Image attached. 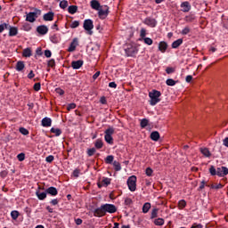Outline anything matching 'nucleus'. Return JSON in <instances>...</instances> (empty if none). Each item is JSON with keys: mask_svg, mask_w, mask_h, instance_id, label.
I'll use <instances>...</instances> for the list:
<instances>
[{"mask_svg": "<svg viewBox=\"0 0 228 228\" xmlns=\"http://www.w3.org/2000/svg\"><path fill=\"white\" fill-rule=\"evenodd\" d=\"M94 216L101 218L102 216H104L106 213H117V207L113 204H104L94 209Z\"/></svg>", "mask_w": 228, "mask_h": 228, "instance_id": "obj_1", "label": "nucleus"}, {"mask_svg": "<svg viewBox=\"0 0 228 228\" xmlns=\"http://www.w3.org/2000/svg\"><path fill=\"white\" fill-rule=\"evenodd\" d=\"M149 97H150V104L151 106H156V104H158V102H161V99H159V97H161V92L153 89L149 93Z\"/></svg>", "mask_w": 228, "mask_h": 228, "instance_id": "obj_2", "label": "nucleus"}, {"mask_svg": "<svg viewBox=\"0 0 228 228\" xmlns=\"http://www.w3.org/2000/svg\"><path fill=\"white\" fill-rule=\"evenodd\" d=\"M125 53L126 56L134 57L136 54H138V47L134 45H126L125 47Z\"/></svg>", "mask_w": 228, "mask_h": 228, "instance_id": "obj_3", "label": "nucleus"}, {"mask_svg": "<svg viewBox=\"0 0 228 228\" xmlns=\"http://www.w3.org/2000/svg\"><path fill=\"white\" fill-rule=\"evenodd\" d=\"M38 15H42V11L39 9H35L34 12H28L26 17L27 22H35L38 19Z\"/></svg>", "mask_w": 228, "mask_h": 228, "instance_id": "obj_4", "label": "nucleus"}, {"mask_svg": "<svg viewBox=\"0 0 228 228\" xmlns=\"http://www.w3.org/2000/svg\"><path fill=\"white\" fill-rule=\"evenodd\" d=\"M110 15V7L108 5L102 6V8H99L98 10V17L99 19H102V20H104L106 17Z\"/></svg>", "mask_w": 228, "mask_h": 228, "instance_id": "obj_5", "label": "nucleus"}, {"mask_svg": "<svg viewBox=\"0 0 228 228\" xmlns=\"http://www.w3.org/2000/svg\"><path fill=\"white\" fill-rule=\"evenodd\" d=\"M127 186L130 191H136V176L132 175L127 179Z\"/></svg>", "mask_w": 228, "mask_h": 228, "instance_id": "obj_6", "label": "nucleus"}, {"mask_svg": "<svg viewBox=\"0 0 228 228\" xmlns=\"http://www.w3.org/2000/svg\"><path fill=\"white\" fill-rule=\"evenodd\" d=\"M83 28L86 31L89 32V35H93L92 29H94V20L87 19L84 20Z\"/></svg>", "mask_w": 228, "mask_h": 228, "instance_id": "obj_7", "label": "nucleus"}, {"mask_svg": "<svg viewBox=\"0 0 228 228\" xmlns=\"http://www.w3.org/2000/svg\"><path fill=\"white\" fill-rule=\"evenodd\" d=\"M143 24L149 26L150 28H156L158 26V20L154 18L147 17L144 19Z\"/></svg>", "mask_w": 228, "mask_h": 228, "instance_id": "obj_8", "label": "nucleus"}, {"mask_svg": "<svg viewBox=\"0 0 228 228\" xmlns=\"http://www.w3.org/2000/svg\"><path fill=\"white\" fill-rule=\"evenodd\" d=\"M180 8H182L181 12H183V13H188V12L191 10V4H190V2L185 1L180 4Z\"/></svg>", "mask_w": 228, "mask_h": 228, "instance_id": "obj_9", "label": "nucleus"}, {"mask_svg": "<svg viewBox=\"0 0 228 228\" xmlns=\"http://www.w3.org/2000/svg\"><path fill=\"white\" fill-rule=\"evenodd\" d=\"M217 175L218 177H225V175H228V168L227 167H217Z\"/></svg>", "mask_w": 228, "mask_h": 228, "instance_id": "obj_10", "label": "nucleus"}, {"mask_svg": "<svg viewBox=\"0 0 228 228\" xmlns=\"http://www.w3.org/2000/svg\"><path fill=\"white\" fill-rule=\"evenodd\" d=\"M84 63H85V61H83V60L73 61H71V67L74 70H77L83 67Z\"/></svg>", "mask_w": 228, "mask_h": 228, "instance_id": "obj_11", "label": "nucleus"}, {"mask_svg": "<svg viewBox=\"0 0 228 228\" xmlns=\"http://www.w3.org/2000/svg\"><path fill=\"white\" fill-rule=\"evenodd\" d=\"M41 126L43 127H51V126H53V119H51V118H44L42 120H41Z\"/></svg>", "mask_w": 228, "mask_h": 228, "instance_id": "obj_12", "label": "nucleus"}, {"mask_svg": "<svg viewBox=\"0 0 228 228\" xmlns=\"http://www.w3.org/2000/svg\"><path fill=\"white\" fill-rule=\"evenodd\" d=\"M37 31L39 35H47L49 33V28L45 25H41L37 28Z\"/></svg>", "mask_w": 228, "mask_h": 228, "instance_id": "obj_13", "label": "nucleus"}, {"mask_svg": "<svg viewBox=\"0 0 228 228\" xmlns=\"http://www.w3.org/2000/svg\"><path fill=\"white\" fill-rule=\"evenodd\" d=\"M77 45H78V41H77V38L75 37L69 45V47L68 49L69 53H74Z\"/></svg>", "mask_w": 228, "mask_h": 228, "instance_id": "obj_14", "label": "nucleus"}, {"mask_svg": "<svg viewBox=\"0 0 228 228\" xmlns=\"http://www.w3.org/2000/svg\"><path fill=\"white\" fill-rule=\"evenodd\" d=\"M7 29H9V37H17V35H19V28H17V27L9 25Z\"/></svg>", "mask_w": 228, "mask_h": 228, "instance_id": "obj_15", "label": "nucleus"}, {"mask_svg": "<svg viewBox=\"0 0 228 228\" xmlns=\"http://www.w3.org/2000/svg\"><path fill=\"white\" fill-rule=\"evenodd\" d=\"M168 49V44L165 41H161L159 43V51L160 53H167V50Z\"/></svg>", "mask_w": 228, "mask_h": 228, "instance_id": "obj_16", "label": "nucleus"}, {"mask_svg": "<svg viewBox=\"0 0 228 228\" xmlns=\"http://www.w3.org/2000/svg\"><path fill=\"white\" fill-rule=\"evenodd\" d=\"M46 193L52 197H56L58 195V189L56 187H49L46 189Z\"/></svg>", "mask_w": 228, "mask_h": 228, "instance_id": "obj_17", "label": "nucleus"}, {"mask_svg": "<svg viewBox=\"0 0 228 228\" xmlns=\"http://www.w3.org/2000/svg\"><path fill=\"white\" fill-rule=\"evenodd\" d=\"M43 19L45 21L54 20V12H48L47 13L44 14Z\"/></svg>", "mask_w": 228, "mask_h": 228, "instance_id": "obj_18", "label": "nucleus"}, {"mask_svg": "<svg viewBox=\"0 0 228 228\" xmlns=\"http://www.w3.org/2000/svg\"><path fill=\"white\" fill-rule=\"evenodd\" d=\"M36 195L39 200H45V199H47V191H45V192H40V191H37Z\"/></svg>", "mask_w": 228, "mask_h": 228, "instance_id": "obj_19", "label": "nucleus"}, {"mask_svg": "<svg viewBox=\"0 0 228 228\" xmlns=\"http://www.w3.org/2000/svg\"><path fill=\"white\" fill-rule=\"evenodd\" d=\"M25 67H26V64H24V61H17V63H16L15 69H16L18 72H22V70H24Z\"/></svg>", "mask_w": 228, "mask_h": 228, "instance_id": "obj_20", "label": "nucleus"}, {"mask_svg": "<svg viewBox=\"0 0 228 228\" xmlns=\"http://www.w3.org/2000/svg\"><path fill=\"white\" fill-rule=\"evenodd\" d=\"M150 138L153 142H158L159 140V138H160L159 132H158V131L151 132V134L150 135Z\"/></svg>", "mask_w": 228, "mask_h": 228, "instance_id": "obj_21", "label": "nucleus"}, {"mask_svg": "<svg viewBox=\"0 0 228 228\" xmlns=\"http://www.w3.org/2000/svg\"><path fill=\"white\" fill-rule=\"evenodd\" d=\"M183 45V38H179L174 41L171 45L172 49H177L179 46Z\"/></svg>", "mask_w": 228, "mask_h": 228, "instance_id": "obj_22", "label": "nucleus"}, {"mask_svg": "<svg viewBox=\"0 0 228 228\" xmlns=\"http://www.w3.org/2000/svg\"><path fill=\"white\" fill-rule=\"evenodd\" d=\"M91 8H93V10H96L98 12V10L101 8V3H99V1H97V0H92L91 1Z\"/></svg>", "mask_w": 228, "mask_h": 228, "instance_id": "obj_23", "label": "nucleus"}, {"mask_svg": "<svg viewBox=\"0 0 228 228\" xmlns=\"http://www.w3.org/2000/svg\"><path fill=\"white\" fill-rule=\"evenodd\" d=\"M196 19H197V17L195 16V14L191 13V14L185 16L184 20H185V22H193Z\"/></svg>", "mask_w": 228, "mask_h": 228, "instance_id": "obj_24", "label": "nucleus"}, {"mask_svg": "<svg viewBox=\"0 0 228 228\" xmlns=\"http://www.w3.org/2000/svg\"><path fill=\"white\" fill-rule=\"evenodd\" d=\"M104 146V142H102V139H97L94 142V147L95 149H102V147Z\"/></svg>", "mask_w": 228, "mask_h": 228, "instance_id": "obj_25", "label": "nucleus"}, {"mask_svg": "<svg viewBox=\"0 0 228 228\" xmlns=\"http://www.w3.org/2000/svg\"><path fill=\"white\" fill-rule=\"evenodd\" d=\"M200 152L206 158H210L211 157V152L209 151V150L208 148H201Z\"/></svg>", "mask_w": 228, "mask_h": 228, "instance_id": "obj_26", "label": "nucleus"}, {"mask_svg": "<svg viewBox=\"0 0 228 228\" xmlns=\"http://www.w3.org/2000/svg\"><path fill=\"white\" fill-rule=\"evenodd\" d=\"M68 12L71 15H74V13H76L77 12V5H70V6H69Z\"/></svg>", "mask_w": 228, "mask_h": 228, "instance_id": "obj_27", "label": "nucleus"}, {"mask_svg": "<svg viewBox=\"0 0 228 228\" xmlns=\"http://www.w3.org/2000/svg\"><path fill=\"white\" fill-rule=\"evenodd\" d=\"M114 170L116 172H120L122 170V167L120 166V162L115 160L113 162Z\"/></svg>", "mask_w": 228, "mask_h": 228, "instance_id": "obj_28", "label": "nucleus"}, {"mask_svg": "<svg viewBox=\"0 0 228 228\" xmlns=\"http://www.w3.org/2000/svg\"><path fill=\"white\" fill-rule=\"evenodd\" d=\"M31 54V48H26L23 50L22 56H24V58H30Z\"/></svg>", "mask_w": 228, "mask_h": 228, "instance_id": "obj_29", "label": "nucleus"}, {"mask_svg": "<svg viewBox=\"0 0 228 228\" xmlns=\"http://www.w3.org/2000/svg\"><path fill=\"white\" fill-rule=\"evenodd\" d=\"M208 171L210 175H217L218 174V168H216L215 166H210Z\"/></svg>", "mask_w": 228, "mask_h": 228, "instance_id": "obj_30", "label": "nucleus"}, {"mask_svg": "<svg viewBox=\"0 0 228 228\" xmlns=\"http://www.w3.org/2000/svg\"><path fill=\"white\" fill-rule=\"evenodd\" d=\"M50 132L53 133V134H55V136H60L61 134V133H62L61 129L54 128V127H52Z\"/></svg>", "mask_w": 228, "mask_h": 228, "instance_id": "obj_31", "label": "nucleus"}, {"mask_svg": "<svg viewBox=\"0 0 228 228\" xmlns=\"http://www.w3.org/2000/svg\"><path fill=\"white\" fill-rule=\"evenodd\" d=\"M151 209V203L146 202L142 206V213L146 214L149 213V210Z\"/></svg>", "mask_w": 228, "mask_h": 228, "instance_id": "obj_32", "label": "nucleus"}, {"mask_svg": "<svg viewBox=\"0 0 228 228\" xmlns=\"http://www.w3.org/2000/svg\"><path fill=\"white\" fill-rule=\"evenodd\" d=\"M154 224L159 226L165 225V219L159 217L154 220Z\"/></svg>", "mask_w": 228, "mask_h": 228, "instance_id": "obj_33", "label": "nucleus"}, {"mask_svg": "<svg viewBox=\"0 0 228 228\" xmlns=\"http://www.w3.org/2000/svg\"><path fill=\"white\" fill-rule=\"evenodd\" d=\"M19 216H20V213H19V211L12 210L11 212V217L12 218V220H17V218H19Z\"/></svg>", "mask_w": 228, "mask_h": 228, "instance_id": "obj_34", "label": "nucleus"}, {"mask_svg": "<svg viewBox=\"0 0 228 228\" xmlns=\"http://www.w3.org/2000/svg\"><path fill=\"white\" fill-rule=\"evenodd\" d=\"M159 211V208H155L151 210V220L154 219V218H158V212Z\"/></svg>", "mask_w": 228, "mask_h": 228, "instance_id": "obj_35", "label": "nucleus"}, {"mask_svg": "<svg viewBox=\"0 0 228 228\" xmlns=\"http://www.w3.org/2000/svg\"><path fill=\"white\" fill-rule=\"evenodd\" d=\"M102 184H103V186H110V184H111V178L103 177Z\"/></svg>", "mask_w": 228, "mask_h": 228, "instance_id": "obj_36", "label": "nucleus"}, {"mask_svg": "<svg viewBox=\"0 0 228 228\" xmlns=\"http://www.w3.org/2000/svg\"><path fill=\"white\" fill-rule=\"evenodd\" d=\"M104 140L107 143H109L110 145H113V136L111 135H104Z\"/></svg>", "mask_w": 228, "mask_h": 228, "instance_id": "obj_37", "label": "nucleus"}, {"mask_svg": "<svg viewBox=\"0 0 228 228\" xmlns=\"http://www.w3.org/2000/svg\"><path fill=\"white\" fill-rule=\"evenodd\" d=\"M140 126H141L142 129H145V127H147V126H149V119H147V118L142 119Z\"/></svg>", "mask_w": 228, "mask_h": 228, "instance_id": "obj_38", "label": "nucleus"}, {"mask_svg": "<svg viewBox=\"0 0 228 228\" xmlns=\"http://www.w3.org/2000/svg\"><path fill=\"white\" fill-rule=\"evenodd\" d=\"M166 85H167V86H175V85H177V81L172 79V78H168L166 81Z\"/></svg>", "mask_w": 228, "mask_h": 228, "instance_id": "obj_39", "label": "nucleus"}, {"mask_svg": "<svg viewBox=\"0 0 228 228\" xmlns=\"http://www.w3.org/2000/svg\"><path fill=\"white\" fill-rule=\"evenodd\" d=\"M50 40L53 44H59L60 43V37H58V35H53L50 37Z\"/></svg>", "mask_w": 228, "mask_h": 228, "instance_id": "obj_40", "label": "nucleus"}, {"mask_svg": "<svg viewBox=\"0 0 228 228\" xmlns=\"http://www.w3.org/2000/svg\"><path fill=\"white\" fill-rule=\"evenodd\" d=\"M113 159H115V157H113V155H109L105 159V163L107 165H111V163H113Z\"/></svg>", "mask_w": 228, "mask_h": 228, "instance_id": "obj_41", "label": "nucleus"}, {"mask_svg": "<svg viewBox=\"0 0 228 228\" xmlns=\"http://www.w3.org/2000/svg\"><path fill=\"white\" fill-rule=\"evenodd\" d=\"M19 132L24 136H28V134H29V130L25 127H20Z\"/></svg>", "mask_w": 228, "mask_h": 228, "instance_id": "obj_42", "label": "nucleus"}, {"mask_svg": "<svg viewBox=\"0 0 228 228\" xmlns=\"http://www.w3.org/2000/svg\"><path fill=\"white\" fill-rule=\"evenodd\" d=\"M179 209H184L186 208V200H181L178 201Z\"/></svg>", "mask_w": 228, "mask_h": 228, "instance_id": "obj_43", "label": "nucleus"}, {"mask_svg": "<svg viewBox=\"0 0 228 228\" xmlns=\"http://www.w3.org/2000/svg\"><path fill=\"white\" fill-rule=\"evenodd\" d=\"M115 134V128H113V127H109L105 130L106 135L112 136V134Z\"/></svg>", "mask_w": 228, "mask_h": 228, "instance_id": "obj_44", "label": "nucleus"}, {"mask_svg": "<svg viewBox=\"0 0 228 228\" xmlns=\"http://www.w3.org/2000/svg\"><path fill=\"white\" fill-rule=\"evenodd\" d=\"M67 6H69V2L67 0H62L60 2V8H61L62 10H65Z\"/></svg>", "mask_w": 228, "mask_h": 228, "instance_id": "obj_45", "label": "nucleus"}, {"mask_svg": "<svg viewBox=\"0 0 228 228\" xmlns=\"http://www.w3.org/2000/svg\"><path fill=\"white\" fill-rule=\"evenodd\" d=\"M142 40L144 44H146V45H152V44L154 43V41L151 37H144Z\"/></svg>", "mask_w": 228, "mask_h": 228, "instance_id": "obj_46", "label": "nucleus"}, {"mask_svg": "<svg viewBox=\"0 0 228 228\" xmlns=\"http://www.w3.org/2000/svg\"><path fill=\"white\" fill-rule=\"evenodd\" d=\"M8 28H10V24L8 23L0 24V33H3L4 29H8Z\"/></svg>", "mask_w": 228, "mask_h": 228, "instance_id": "obj_47", "label": "nucleus"}, {"mask_svg": "<svg viewBox=\"0 0 228 228\" xmlns=\"http://www.w3.org/2000/svg\"><path fill=\"white\" fill-rule=\"evenodd\" d=\"M147 36V30L145 28H141L140 31V40H142Z\"/></svg>", "mask_w": 228, "mask_h": 228, "instance_id": "obj_48", "label": "nucleus"}, {"mask_svg": "<svg viewBox=\"0 0 228 228\" xmlns=\"http://www.w3.org/2000/svg\"><path fill=\"white\" fill-rule=\"evenodd\" d=\"M96 152V150L95 148H91V149H88L86 153H87V156H89V158H91V156H94Z\"/></svg>", "mask_w": 228, "mask_h": 228, "instance_id": "obj_49", "label": "nucleus"}, {"mask_svg": "<svg viewBox=\"0 0 228 228\" xmlns=\"http://www.w3.org/2000/svg\"><path fill=\"white\" fill-rule=\"evenodd\" d=\"M153 173H154V171L151 167H147L145 170V174H146V175H148V177H152Z\"/></svg>", "mask_w": 228, "mask_h": 228, "instance_id": "obj_50", "label": "nucleus"}, {"mask_svg": "<svg viewBox=\"0 0 228 228\" xmlns=\"http://www.w3.org/2000/svg\"><path fill=\"white\" fill-rule=\"evenodd\" d=\"M47 66L51 67L52 69H54V67H56V61H54V59H51L48 61Z\"/></svg>", "mask_w": 228, "mask_h": 228, "instance_id": "obj_51", "label": "nucleus"}, {"mask_svg": "<svg viewBox=\"0 0 228 228\" xmlns=\"http://www.w3.org/2000/svg\"><path fill=\"white\" fill-rule=\"evenodd\" d=\"M70 28L72 29H76V28H79V21L78 20L72 21Z\"/></svg>", "mask_w": 228, "mask_h": 228, "instance_id": "obj_52", "label": "nucleus"}, {"mask_svg": "<svg viewBox=\"0 0 228 228\" xmlns=\"http://www.w3.org/2000/svg\"><path fill=\"white\" fill-rule=\"evenodd\" d=\"M17 159L20 161H24L26 159V154L24 153H20L17 155Z\"/></svg>", "mask_w": 228, "mask_h": 228, "instance_id": "obj_53", "label": "nucleus"}, {"mask_svg": "<svg viewBox=\"0 0 228 228\" xmlns=\"http://www.w3.org/2000/svg\"><path fill=\"white\" fill-rule=\"evenodd\" d=\"M133 204V200L131 198L125 199V206H128V208Z\"/></svg>", "mask_w": 228, "mask_h": 228, "instance_id": "obj_54", "label": "nucleus"}, {"mask_svg": "<svg viewBox=\"0 0 228 228\" xmlns=\"http://www.w3.org/2000/svg\"><path fill=\"white\" fill-rule=\"evenodd\" d=\"M71 110H76V103L72 102V103L68 104L67 110L70 111Z\"/></svg>", "mask_w": 228, "mask_h": 228, "instance_id": "obj_55", "label": "nucleus"}, {"mask_svg": "<svg viewBox=\"0 0 228 228\" xmlns=\"http://www.w3.org/2000/svg\"><path fill=\"white\" fill-rule=\"evenodd\" d=\"M46 163H53L54 161V156L49 155L48 157L45 158Z\"/></svg>", "mask_w": 228, "mask_h": 228, "instance_id": "obj_56", "label": "nucleus"}, {"mask_svg": "<svg viewBox=\"0 0 228 228\" xmlns=\"http://www.w3.org/2000/svg\"><path fill=\"white\" fill-rule=\"evenodd\" d=\"M166 72H167V74H174V72H175V69L172 68V67H167L166 69Z\"/></svg>", "mask_w": 228, "mask_h": 228, "instance_id": "obj_57", "label": "nucleus"}, {"mask_svg": "<svg viewBox=\"0 0 228 228\" xmlns=\"http://www.w3.org/2000/svg\"><path fill=\"white\" fill-rule=\"evenodd\" d=\"M191 29L190 27H185L182 31H181V35H188V33H190Z\"/></svg>", "mask_w": 228, "mask_h": 228, "instance_id": "obj_58", "label": "nucleus"}, {"mask_svg": "<svg viewBox=\"0 0 228 228\" xmlns=\"http://www.w3.org/2000/svg\"><path fill=\"white\" fill-rule=\"evenodd\" d=\"M40 88H42V85H41L40 83H36V84L34 85V90H35L36 92H40Z\"/></svg>", "mask_w": 228, "mask_h": 228, "instance_id": "obj_59", "label": "nucleus"}, {"mask_svg": "<svg viewBox=\"0 0 228 228\" xmlns=\"http://www.w3.org/2000/svg\"><path fill=\"white\" fill-rule=\"evenodd\" d=\"M56 94H58L59 95H64L65 94V91H63V89L58 87L55 89Z\"/></svg>", "mask_w": 228, "mask_h": 228, "instance_id": "obj_60", "label": "nucleus"}, {"mask_svg": "<svg viewBox=\"0 0 228 228\" xmlns=\"http://www.w3.org/2000/svg\"><path fill=\"white\" fill-rule=\"evenodd\" d=\"M191 228H204V225H202L201 224L194 223L192 224Z\"/></svg>", "mask_w": 228, "mask_h": 228, "instance_id": "obj_61", "label": "nucleus"}, {"mask_svg": "<svg viewBox=\"0 0 228 228\" xmlns=\"http://www.w3.org/2000/svg\"><path fill=\"white\" fill-rule=\"evenodd\" d=\"M45 56L46 58H51V56H53V53H51V50H45Z\"/></svg>", "mask_w": 228, "mask_h": 228, "instance_id": "obj_62", "label": "nucleus"}, {"mask_svg": "<svg viewBox=\"0 0 228 228\" xmlns=\"http://www.w3.org/2000/svg\"><path fill=\"white\" fill-rule=\"evenodd\" d=\"M79 174H81V170H79V169H75L73 171L74 177H79Z\"/></svg>", "mask_w": 228, "mask_h": 228, "instance_id": "obj_63", "label": "nucleus"}, {"mask_svg": "<svg viewBox=\"0 0 228 228\" xmlns=\"http://www.w3.org/2000/svg\"><path fill=\"white\" fill-rule=\"evenodd\" d=\"M24 212L29 216V215H31V208L28 207H26L24 208Z\"/></svg>", "mask_w": 228, "mask_h": 228, "instance_id": "obj_64", "label": "nucleus"}]
</instances>
